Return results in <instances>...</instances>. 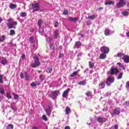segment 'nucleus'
I'll use <instances>...</instances> for the list:
<instances>
[{
	"instance_id": "1",
	"label": "nucleus",
	"mask_w": 129,
	"mask_h": 129,
	"mask_svg": "<svg viewBox=\"0 0 129 129\" xmlns=\"http://www.w3.org/2000/svg\"><path fill=\"white\" fill-rule=\"evenodd\" d=\"M7 27H8L9 29H16V27L18 25L17 21H15L13 18H10L7 20Z\"/></svg>"
},
{
	"instance_id": "2",
	"label": "nucleus",
	"mask_w": 129,
	"mask_h": 129,
	"mask_svg": "<svg viewBox=\"0 0 129 129\" xmlns=\"http://www.w3.org/2000/svg\"><path fill=\"white\" fill-rule=\"evenodd\" d=\"M59 93L60 91L58 90L51 91V94H48V97H50L53 100L57 99V97L59 95Z\"/></svg>"
},
{
	"instance_id": "3",
	"label": "nucleus",
	"mask_w": 129,
	"mask_h": 129,
	"mask_svg": "<svg viewBox=\"0 0 129 129\" xmlns=\"http://www.w3.org/2000/svg\"><path fill=\"white\" fill-rule=\"evenodd\" d=\"M114 77L112 76H109L106 79V84L107 86H111V83L114 82Z\"/></svg>"
},
{
	"instance_id": "4",
	"label": "nucleus",
	"mask_w": 129,
	"mask_h": 129,
	"mask_svg": "<svg viewBox=\"0 0 129 129\" xmlns=\"http://www.w3.org/2000/svg\"><path fill=\"white\" fill-rule=\"evenodd\" d=\"M34 59L35 60V62L34 63L30 64V66L31 67H32V68H36V67H38V66H40L41 65V62L39 61L38 57H35Z\"/></svg>"
},
{
	"instance_id": "5",
	"label": "nucleus",
	"mask_w": 129,
	"mask_h": 129,
	"mask_svg": "<svg viewBox=\"0 0 129 129\" xmlns=\"http://www.w3.org/2000/svg\"><path fill=\"white\" fill-rule=\"evenodd\" d=\"M31 6L33 10L32 13H34V12H39V11H40V6H39V3H34L31 4Z\"/></svg>"
},
{
	"instance_id": "6",
	"label": "nucleus",
	"mask_w": 129,
	"mask_h": 129,
	"mask_svg": "<svg viewBox=\"0 0 129 129\" xmlns=\"http://www.w3.org/2000/svg\"><path fill=\"white\" fill-rule=\"evenodd\" d=\"M124 6H125V2H124V0H119L118 3L116 4L117 9L122 8V7H124Z\"/></svg>"
},
{
	"instance_id": "7",
	"label": "nucleus",
	"mask_w": 129,
	"mask_h": 129,
	"mask_svg": "<svg viewBox=\"0 0 129 129\" xmlns=\"http://www.w3.org/2000/svg\"><path fill=\"white\" fill-rule=\"evenodd\" d=\"M100 51L102 53L104 54H108L109 52V48L106 46H102L100 48Z\"/></svg>"
},
{
	"instance_id": "8",
	"label": "nucleus",
	"mask_w": 129,
	"mask_h": 129,
	"mask_svg": "<svg viewBox=\"0 0 129 129\" xmlns=\"http://www.w3.org/2000/svg\"><path fill=\"white\" fill-rule=\"evenodd\" d=\"M97 120L98 122L100 123H103V122H105V121H107V119L105 117H102L101 116H99L97 118Z\"/></svg>"
},
{
	"instance_id": "9",
	"label": "nucleus",
	"mask_w": 129,
	"mask_h": 129,
	"mask_svg": "<svg viewBox=\"0 0 129 129\" xmlns=\"http://www.w3.org/2000/svg\"><path fill=\"white\" fill-rule=\"evenodd\" d=\"M110 74L111 75L117 74V73L119 72V71L117 70V68H111L110 70Z\"/></svg>"
},
{
	"instance_id": "10",
	"label": "nucleus",
	"mask_w": 129,
	"mask_h": 129,
	"mask_svg": "<svg viewBox=\"0 0 129 129\" xmlns=\"http://www.w3.org/2000/svg\"><path fill=\"white\" fill-rule=\"evenodd\" d=\"M70 90H71V89L68 88L62 93V97L63 98H66V97L68 96V93L70 92Z\"/></svg>"
},
{
	"instance_id": "11",
	"label": "nucleus",
	"mask_w": 129,
	"mask_h": 129,
	"mask_svg": "<svg viewBox=\"0 0 129 129\" xmlns=\"http://www.w3.org/2000/svg\"><path fill=\"white\" fill-rule=\"evenodd\" d=\"M119 113H120V109L119 108H116L113 110V113H112V115H119Z\"/></svg>"
},
{
	"instance_id": "12",
	"label": "nucleus",
	"mask_w": 129,
	"mask_h": 129,
	"mask_svg": "<svg viewBox=\"0 0 129 129\" xmlns=\"http://www.w3.org/2000/svg\"><path fill=\"white\" fill-rule=\"evenodd\" d=\"M122 59L123 60L125 63H129V55H125L122 58Z\"/></svg>"
},
{
	"instance_id": "13",
	"label": "nucleus",
	"mask_w": 129,
	"mask_h": 129,
	"mask_svg": "<svg viewBox=\"0 0 129 129\" xmlns=\"http://www.w3.org/2000/svg\"><path fill=\"white\" fill-rule=\"evenodd\" d=\"M98 86L99 89H103V88L105 87V83H104V82H101Z\"/></svg>"
},
{
	"instance_id": "14",
	"label": "nucleus",
	"mask_w": 129,
	"mask_h": 129,
	"mask_svg": "<svg viewBox=\"0 0 129 129\" xmlns=\"http://www.w3.org/2000/svg\"><path fill=\"white\" fill-rule=\"evenodd\" d=\"M68 20L71 21V22H73L74 23H76V22H78L79 19L78 18H73V17H69Z\"/></svg>"
},
{
	"instance_id": "15",
	"label": "nucleus",
	"mask_w": 129,
	"mask_h": 129,
	"mask_svg": "<svg viewBox=\"0 0 129 129\" xmlns=\"http://www.w3.org/2000/svg\"><path fill=\"white\" fill-rule=\"evenodd\" d=\"M81 45H82V44L81 43V42H80V41H76L75 42V46L76 48H77V49H79V48H80L81 47Z\"/></svg>"
},
{
	"instance_id": "16",
	"label": "nucleus",
	"mask_w": 129,
	"mask_h": 129,
	"mask_svg": "<svg viewBox=\"0 0 129 129\" xmlns=\"http://www.w3.org/2000/svg\"><path fill=\"white\" fill-rule=\"evenodd\" d=\"M59 36V31L58 30H55L53 32V37L55 39H57Z\"/></svg>"
},
{
	"instance_id": "17",
	"label": "nucleus",
	"mask_w": 129,
	"mask_h": 129,
	"mask_svg": "<svg viewBox=\"0 0 129 129\" xmlns=\"http://www.w3.org/2000/svg\"><path fill=\"white\" fill-rule=\"evenodd\" d=\"M44 23V21H43V20L39 19L37 21V24L39 28H42V25H43V23Z\"/></svg>"
},
{
	"instance_id": "18",
	"label": "nucleus",
	"mask_w": 129,
	"mask_h": 129,
	"mask_svg": "<svg viewBox=\"0 0 129 129\" xmlns=\"http://www.w3.org/2000/svg\"><path fill=\"white\" fill-rule=\"evenodd\" d=\"M69 113H71V109L69 106H67L66 108V114L68 115Z\"/></svg>"
},
{
	"instance_id": "19",
	"label": "nucleus",
	"mask_w": 129,
	"mask_h": 129,
	"mask_svg": "<svg viewBox=\"0 0 129 129\" xmlns=\"http://www.w3.org/2000/svg\"><path fill=\"white\" fill-rule=\"evenodd\" d=\"M105 36H110V30L108 29H106L104 31Z\"/></svg>"
},
{
	"instance_id": "20",
	"label": "nucleus",
	"mask_w": 129,
	"mask_h": 129,
	"mask_svg": "<svg viewBox=\"0 0 129 129\" xmlns=\"http://www.w3.org/2000/svg\"><path fill=\"white\" fill-rule=\"evenodd\" d=\"M1 64H2L3 66H5V65L8 64V60L6 58H4L1 60Z\"/></svg>"
},
{
	"instance_id": "21",
	"label": "nucleus",
	"mask_w": 129,
	"mask_h": 129,
	"mask_svg": "<svg viewBox=\"0 0 129 129\" xmlns=\"http://www.w3.org/2000/svg\"><path fill=\"white\" fill-rule=\"evenodd\" d=\"M105 58H106V53H103V52L100 54V56H99V59H105Z\"/></svg>"
},
{
	"instance_id": "22",
	"label": "nucleus",
	"mask_w": 129,
	"mask_h": 129,
	"mask_svg": "<svg viewBox=\"0 0 129 129\" xmlns=\"http://www.w3.org/2000/svg\"><path fill=\"white\" fill-rule=\"evenodd\" d=\"M9 8L10 9H11V10H14V9L17 8V5L11 3L10 4Z\"/></svg>"
},
{
	"instance_id": "23",
	"label": "nucleus",
	"mask_w": 129,
	"mask_h": 129,
	"mask_svg": "<svg viewBox=\"0 0 129 129\" xmlns=\"http://www.w3.org/2000/svg\"><path fill=\"white\" fill-rule=\"evenodd\" d=\"M116 56L120 58V59H122L123 57H124V53L120 52L116 54Z\"/></svg>"
},
{
	"instance_id": "24",
	"label": "nucleus",
	"mask_w": 129,
	"mask_h": 129,
	"mask_svg": "<svg viewBox=\"0 0 129 129\" xmlns=\"http://www.w3.org/2000/svg\"><path fill=\"white\" fill-rule=\"evenodd\" d=\"M85 95H86V96H88V97H91V98H92V92H91V91H87L86 93H85Z\"/></svg>"
},
{
	"instance_id": "25",
	"label": "nucleus",
	"mask_w": 129,
	"mask_h": 129,
	"mask_svg": "<svg viewBox=\"0 0 129 129\" xmlns=\"http://www.w3.org/2000/svg\"><path fill=\"white\" fill-rule=\"evenodd\" d=\"M48 49H49V50H55V45L53 44H49Z\"/></svg>"
},
{
	"instance_id": "26",
	"label": "nucleus",
	"mask_w": 129,
	"mask_h": 129,
	"mask_svg": "<svg viewBox=\"0 0 129 129\" xmlns=\"http://www.w3.org/2000/svg\"><path fill=\"white\" fill-rule=\"evenodd\" d=\"M105 6H108V5H114V1H108L105 3Z\"/></svg>"
},
{
	"instance_id": "27",
	"label": "nucleus",
	"mask_w": 129,
	"mask_h": 129,
	"mask_svg": "<svg viewBox=\"0 0 129 129\" xmlns=\"http://www.w3.org/2000/svg\"><path fill=\"white\" fill-rule=\"evenodd\" d=\"M79 85H85L86 84V80L84 81H81L80 82L78 83Z\"/></svg>"
},
{
	"instance_id": "28",
	"label": "nucleus",
	"mask_w": 129,
	"mask_h": 129,
	"mask_svg": "<svg viewBox=\"0 0 129 129\" xmlns=\"http://www.w3.org/2000/svg\"><path fill=\"white\" fill-rule=\"evenodd\" d=\"M53 69H52V67H48L46 69V73H52Z\"/></svg>"
},
{
	"instance_id": "29",
	"label": "nucleus",
	"mask_w": 129,
	"mask_h": 129,
	"mask_svg": "<svg viewBox=\"0 0 129 129\" xmlns=\"http://www.w3.org/2000/svg\"><path fill=\"white\" fill-rule=\"evenodd\" d=\"M88 19L89 20H94V19H95V18H97V15H92V16H88Z\"/></svg>"
},
{
	"instance_id": "30",
	"label": "nucleus",
	"mask_w": 129,
	"mask_h": 129,
	"mask_svg": "<svg viewBox=\"0 0 129 129\" xmlns=\"http://www.w3.org/2000/svg\"><path fill=\"white\" fill-rule=\"evenodd\" d=\"M89 68H93L94 67V62L92 61H89Z\"/></svg>"
},
{
	"instance_id": "31",
	"label": "nucleus",
	"mask_w": 129,
	"mask_h": 129,
	"mask_svg": "<svg viewBox=\"0 0 129 129\" xmlns=\"http://www.w3.org/2000/svg\"><path fill=\"white\" fill-rule=\"evenodd\" d=\"M46 113L47 115H48L49 116L51 115V109H50V107H49L48 108H47L46 110H45Z\"/></svg>"
},
{
	"instance_id": "32",
	"label": "nucleus",
	"mask_w": 129,
	"mask_h": 129,
	"mask_svg": "<svg viewBox=\"0 0 129 129\" xmlns=\"http://www.w3.org/2000/svg\"><path fill=\"white\" fill-rule=\"evenodd\" d=\"M6 129H14V125L12 124H8L6 127Z\"/></svg>"
},
{
	"instance_id": "33",
	"label": "nucleus",
	"mask_w": 129,
	"mask_h": 129,
	"mask_svg": "<svg viewBox=\"0 0 129 129\" xmlns=\"http://www.w3.org/2000/svg\"><path fill=\"white\" fill-rule=\"evenodd\" d=\"M10 36H15L16 35V31L15 30H11L10 32Z\"/></svg>"
},
{
	"instance_id": "34",
	"label": "nucleus",
	"mask_w": 129,
	"mask_h": 129,
	"mask_svg": "<svg viewBox=\"0 0 129 129\" xmlns=\"http://www.w3.org/2000/svg\"><path fill=\"white\" fill-rule=\"evenodd\" d=\"M6 40V35H2L1 38L0 37V42H3Z\"/></svg>"
},
{
	"instance_id": "35",
	"label": "nucleus",
	"mask_w": 129,
	"mask_h": 129,
	"mask_svg": "<svg viewBox=\"0 0 129 129\" xmlns=\"http://www.w3.org/2000/svg\"><path fill=\"white\" fill-rule=\"evenodd\" d=\"M20 17L22 18H25V17H27V13L26 12H22L20 14Z\"/></svg>"
},
{
	"instance_id": "36",
	"label": "nucleus",
	"mask_w": 129,
	"mask_h": 129,
	"mask_svg": "<svg viewBox=\"0 0 129 129\" xmlns=\"http://www.w3.org/2000/svg\"><path fill=\"white\" fill-rule=\"evenodd\" d=\"M68 14H69L68 10L64 9L62 12V15H64V16H67V15H68Z\"/></svg>"
},
{
	"instance_id": "37",
	"label": "nucleus",
	"mask_w": 129,
	"mask_h": 129,
	"mask_svg": "<svg viewBox=\"0 0 129 129\" xmlns=\"http://www.w3.org/2000/svg\"><path fill=\"white\" fill-rule=\"evenodd\" d=\"M39 79L41 80V81H43V80H45V76H44V75H40L39 76Z\"/></svg>"
},
{
	"instance_id": "38",
	"label": "nucleus",
	"mask_w": 129,
	"mask_h": 129,
	"mask_svg": "<svg viewBox=\"0 0 129 129\" xmlns=\"http://www.w3.org/2000/svg\"><path fill=\"white\" fill-rule=\"evenodd\" d=\"M77 75V72H74L70 75V77H75Z\"/></svg>"
},
{
	"instance_id": "39",
	"label": "nucleus",
	"mask_w": 129,
	"mask_h": 129,
	"mask_svg": "<svg viewBox=\"0 0 129 129\" xmlns=\"http://www.w3.org/2000/svg\"><path fill=\"white\" fill-rule=\"evenodd\" d=\"M4 75H0V83H4Z\"/></svg>"
},
{
	"instance_id": "40",
	"label": "nucleus",
	"mask_w": 129,
	"mask_h": 129,
	"mask_svg": "<svg viewBox=\"0 0 129 129\" xmlns=\"http://www.w3.org/2000/svg\"><path fill=\"white\" fill-rule=\"evenodd\" d=\"M123 75V73H120V74H119L117 77V79H121L122 78V75Z\"/></svg>"
},
{
	"instance_id": "41",
	"label": "nucleus",
	"mask_w": 129,
	"mask_h": 129,
	"mask_svg": "<svg viewBox=\"0 0 129 129\" xmlns=\"http://www.w3.org/2000/svg\"><path fill=\"white\" fill-rule=\"evenodd\" d=\"M29 41L31 44H34V36H31L29 38Z\"/></svg>"
},
{
	"instance_id": "42",
	"label": "nucleus",
	"mask_w": 129,
	"mask_h": 129,
	"mask_svg": "<svg viewBox=\"0 0 129 129\" xmlns=\"http://www.w3.org/2000/svg\"><path fill=\"white\" fill-rule=\"evenodd\" d=\"M24 75L25 76V78H26V80H28L29 79V77L26 72H24Z\"/></svg>"
},
{
	"instance_id": "43",
	"label": "nucleus",
	"mask_w": 129,
	"mask_h": 129,
	"mask_svg": "<svg viewBox=\"0 0 129 129\" xmlns=\"http://www.w3.org/2000/svg\"><path fill=\"white\" fill-rule=\"evenodd\" d=\"M6 96L8 98V99H10V98H12V95L9 92H7L6 93Z\"/></svg>"
},
{
	"instance_id": "44",
	"label": "nucleus",
	"mask_w": 129,
	"mask_h": 129,
	"mask_svg": "<svg viewBox=\"0 0 129 129\" xmlns=\"http://www.w3.org/2000/svg\"><path fill=\"white\" fill-rule=\"evenodd\" d=\"M0 93L2 95L5 93V90L4 88L0 87Z\"/></svg>"
},
{
	"instance_id": "45",
	"label": "nucleus",
	"mask_w": 129,
	"mask_h": 129,
	"mask_svg": "<svg viewBox=\"0 0 129 129\" xmlns=\"http://www.w3.org/2000/svg\"><path fill=\"white\" fill-rule=\"evenodd\" d=\"M42 118L43 120H45V121L48 120V118H47V116H46V115H43L42 116Z\"/></svg>"
},
{
	"instance_id": "46",
	"label": "nucleus",
	"mask_w": 129,
	"mask_h": 129,
	"mask_svg": "<svg viewBox=\"0 0 129 129\" xmlns=\"http://www.w3.org/2000/svg\"><path fill=\"white\" fill-rule=\"evenodd\" d=\"M122 15H123V16H128L129 13L128 12L125 11L122 13Z\"/></svg>"
},
{
	"instance_id": "47",
	"label": "nucleus",
	"mask_w": 129,
	"mask_h": 129,
	"mask_svg": "<svg viewBox=\"0 0 129 129\" xmlns=\"http://www.w3.org/2000/svg\"><path fill=\"white\" fill-rule=\"evenodd\" d=\"M54 26L55 28H57V27H59V23L57 21H56L54 23Z\"/></svg>"
},
{
	"instance_id": "48",
	"label": "nucleus",
	"mask_w": 129,
	"mask_h": 129,
	"mask_svg": "<svg viewBox=\"0 0 129 129\" xmlns=\"http://www.w3.org/2000/svg\"><path fill=\"white\" fill-rule=\"evenodd\" d=\"M125 87L127 89H128V88H129V81H127V82H126Z\"/></svg>"
},
{
	"instance_id": "49",
	"label": "nucleus",
	"mask_w": 129,
	"mask_h": 129,
	"mask_svg": "<svg viewBox=\"0 0 129 129\" xmlns=\"http://www.w3.org/2000/svg\"><path fill=\"white\" fill-rule=\"evenodd\" d=\"M19 99V95L18 94H14V99L17 100Z\"/></svg>"
},
{
	"instance_id": "50",
	"label": "nucleus",
	"mask_w": 129,
	"mask_h": 129,
	"mask_svg": "<svg viewBox=\"0 0 129 129\" xmlns=\"http://www.w3.org/2000/svg\"><path fill=\"white\" fill-rule=\"evenodd\" d=\"M30 85L32 86V87H35V86H37V84H36L35 83H32L30 84Z\"/></svg>"
},
{
	"instance_id": "51",
	"label": "nucleus",
	"mask_w": 129,
	"mask_h": 129,
	"mask_svg": "<svg viewBox=\"0 0 129 129\" xmlns=\"http://www.w3.org/2000/svg\"><path fill=\"white\" fill-rule=\"evenodd\" d=\"M63 56H64V54L63 53H59V55L58 56L59 59L62 58V57H63Z\"/></svg>"
},
{
	"instance_id": "52",
	"label": "nucleus",
	"mask_w": 129,
	"mask_h": 129,
	"mask_svg": "<svg viewBox=\"0 0 129 129\" xmlns=\"http://www.w3.org/2000/svg\"><path fill=\"white\" fill-rule=\"evenodd\" d=\"M20 78L22 79H24V74H23V73H21L20 74Z\"/></svg>"
},
{
	"instance_id": "53",
	"label": "nucleus",
	"mask_w": 129,
	"mask_h": 129,
	"mask_svg": "<svg viewBox=\"0 0 129 129\" xmlns=\"http://www.w3.org/2000/svg\"><path fill=\"white\" fill-rule=\"evenodd\" d=\"M21 58L22 59H25V58H26V55L25 54H23L22 56H21Z\"/></svg>"
},
{
	"instance_id": "54",
	"label": "nucleus",
	"mask_w": 129,
	"mask_h": 129,
	"mask_svg": "<svg viewBox=\"0 0 129 129\" xmlns=\"http://www.w3.org/2000/svg\"><path fill=\"white\" fill-rule=\"evenodd\" d=\"M125 103L127 106H129V101L128 102L126 101Z\"/></svg>"
},
{
	"instance_id": "55",
	"label": "nucleus",
	"mask_w": 129,
	"mask_h": 129,
	"mask_svg": "<svg viewBox=\"0 0 129 129\" xmlns=\"http://www.w3.org/2000/svg\"><path fill=\"white\" fill-rule=\"evenodd\" d=\"M114 128H115V129H118V125L115 124V125H114Z\"/></svg>"
},
{
	"instance_id": "56",
	"label": "nucleus",
	"mask_w": 129,
	"mask_h": 129,
	"mask_svg": "<svg viewBox=\"0 0 129 129\" xmlns=\"http://www.w3.org/2000/svg\"><path fill=\"white\" fill-rule=\"evenodd\" d=\"M117 65L119 66V67H121V63L120 62H117Z\"/></svg>"
},
{
	"instance_id": "57",
	"label": "nucleus",
	"mask_w": 129,
	"mask_h": 129,
	"mask_svg": "<svg viewBox=\"0 0 129 129\" xmlns=\"http://www.w3.org/2000/svg\"><path fill=\"white\" fill-rule=\"evenodd\" d=\"M64 129H70V126H67L64 127Z\"/></svg>"
},
{
	"instance_id": "58",
	"label": "nucleus",
	"mask_w": 129,
	"mask_h": 129,
	"mask_svg": "<svg viewBox=\"0 0 129 129\" xmlns=\"http://www.w3.org/2000/svg\"><path fill=\"white\" fill-rule=\"evenodd\" d=\"M98 10L99 11H101V10H103V7H100V8H98Z\"/></svg>"
},
{
	"instance_id": "59",
	"label": "nucleus",
	"mask_w": 129,
	"mask_h": 129,
	"mask_svg": "<svg viewBox=\"0 0 129 129\" xmlns=\"http://www.w3.org/2000/svg\"><path fill=\"white\" fill-rule=\"evenodd\" d=\"M3 22V18H2V17H0V25L1 23Z\"/></svg>"
},
{
	"instance_id": "60",
	"label": "nucleus",
	"mask_w": 129,
	"mask_h": 129,
	"mask_svg": "<svg viewBox=\"0 0 129 129\" xmlns=\"http://www.w3.org/2000/svg\"><path fill=\"white\" fill-rule=\"evenodd\" d=\"M126 35L127 37H129V31L126 32Z\"/></svg>"
},
{
	"instance_id": "61",
	"label": "nucleus",
	"mask_w": 129,
	"mask_h": 129,
	"mask_svg": "<svg viewBox=\"0 0 129 129\" xmlns=\"http://www.w3.org/2000/svg\"><path fill=\"white\" fill-rule=\"evenodd\" d=\"M89 73L90 74H92V73H93V71L92 70L90 71Z\"/></svg>"
},
{
	"instance_id": "62",
	"label": "nucleus",
	"mask_w": 129,
	"mask_h": 129,
	"mask_svg": "<svg viewBox=\"0 0 129 129\" xmlns=\"http://www.w3.org/2000/svg\"><path fill=\"white\" fill-rule=\"evenodd\" d=\"M32 129H38V127H37L36 126H34L32 127Z\"/></svg>"
},
{
	"instance_id": "63",
	"label": "nucleus",
	"mask_w": 129,
	"mask_h": 129,
	"mask_svg": "<svg viewBox=\"0 0 129 129\" xmlns=\"http://www.w3.org/2000/svg\"><path fill=\"white\" fill-rule=\"evenodd\" d=\"M80 35H81V38H84V36L83 35V34H82V33H81Z\"/></svg>"
},
{
	"instance_id": "64",
	"label": "nucleus",
	"mask_w": 129,
	"mask_h": 129,
	"mask_svg": "<svg viewBox=\"0 0 129 129\" xmlns=\"http://www.w3.org/2000/svg\"><path fill=\"white\" fill-rule=\"evenodd\" d=\"M41 72H42V71H38V73H41Z\"/></svg>"
}]
</instances>
